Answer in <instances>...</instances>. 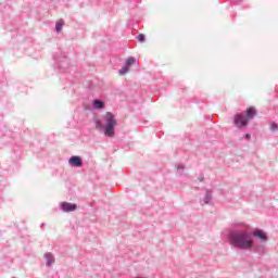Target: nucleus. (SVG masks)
<instances>
[{"label": "nucleus", "instance_id": "obj_1", "mask_svg": "<svg viewBox=\"0 0 278 278\" xmlns=\"http://www.w3.org/2000/svg\"><path fill=\"white\" fill-rule=\"evenodd\" d=\"M230 244L240 251H251L253 249V237L249 232L233 231L230 233Z\"/></svg>", "mask_w": 278, "mask_h": 278}, {"label": "nucleus", "instance_id": "obj_2", "mask_svg": "<svg viewBox=\"0 0 278 278\" xmlns=\"http://www.w3.org/2000/svg\"><path fill=\"white\" fill-rule=\"evenodd\" d=\"M94 123L96 129H104V136H106L108 138H114L116 125H118V122H116V117H114V114H112V112L105 113L104 126L99 119H96Z\"/></svg>", "mask_w": 278, "mask_h": 278}, {"label": "nucleus", "instance_id": "obj_3", "mask_svg": "<svg viewBox=\"0 0 278 278\" xmlns=\"http://www.w3.org/2000/svg\"><path fill=\"white\" fill-rule=\"evenodd\" d=\"M255 114H257V111L255 110V108H249L247 110V113H239L237 115H235V126L238 127L239 129H242V127H247V125H249V122L251 119H253V117L255 116Z\"/></svg>", "mask_w": 278, "mask_h": 278}, {"label": "nucleus", "instance_id": "obj_4", "mask_svg": "<svg viewBox=\"0 0 278 278\" xmlns=\"http://www.w3.org/2000/svg\"><path fill=\"white\" fill-rule=\"evenodd\" d=\"M251 251H253L254 253H257L258 255H265L266 242L255 243V241H252Z\"/></svg>", "mask_w": 278, "mask_h": 278}, {"label": "nucleus", "instance_id": "obj_5", "mask_svg": "<svg viewBox=\"0 0 278 278\" xmlns=\"http://www.w3.org/2000/svg\"><path fill=\"white\" fill-rule=\"evenodd\" d=\"M252 236L260 240V242H268V235L262 229H255L252 231Z\"/></svg>", "mask_w": 278, "mask_h": 278}, {"label": "nucleus", "instance_id": "obj_6", "mask_svg": "<svg viewBox=\"0 0 278 278\" xmlns=\"http://www.w3.org/2000/svg\"><path fill=\"white\" fill-rule=\"evenodd\" d=\"M68 164L74 168H81V166H84V161H81V156L74 155L70 157Z\"/></svg>", "mask_w": 278, "mask_h": 278}, {"label": "nucleus", "instance_id": "obj_7", "mask_svg": "<svg viewBox=\"0 0 278 278\" xmlns=\"http://www.w3.org/2000/svg\"><path fill=\"white\" fill-rule=\"evenodd\" d=\"M61 210H62V212H75V210H77V204L63 202L61 204Z\"/></svg>", "mask_w": 278, "mask_h": 278}, {"label": "nucleus", "instance_id": "obj_8", "mask_svg": "<svg viewBox=\"0 0 278 278\" xmlns=\"http://www.w3.org/2000/svg\"><path fill=\"white\" fill-rule=\"evenodd\" d=\"M45 258L47 260L46 266L51 267L55 263V256H53L51 253H46Z\"/></svg>", "mask_w": 278, "mask_h": 278}, {"label": "nucleus", "instance_id": "obj_9", "mask_svg": "<svg viewBox=\"0 0 278 278\" xmlns=\"http://www.w3.org/2000/svg\"><path fill=\"white\" fill-rule=\"evenodd\" d=\"M212 199H213L212 190L206 189L205 190V197H204V205H207L208 203H211Z\"/></svg>", "mask_w": 278, "mask_h": 278}, {"label": "nucleus", "instance_id": "obj_10", "mask_svg": "<svg viewBox=\"0 0 278 278\" xmlns=\"http://www.w3.org/2000/svg\"><path fill=\"white\" fill-rule=\"evenodd\" d=\"M93 108L96 110H103L105 108V103L101 100H93Z\"/></svg>", "mask_w": 278, "mask_h": 278}, {"label": "nucleus", "instance_id": "obj_11", "mask_svg": "<svg viewBox=\"0 0 278 278\" xmlns=\"http://www.w3.org/2000/svg\"><path fill=\"white\" fill-rule=\"evenodd\" d=\"M64 27V20L63 18H61V20H59L58 22H56V24H55V31L58 33V34H60V31H62V28Z\"/></svg>", "mask_w": 278, "mask_h": 278}, {"label": "nucleus", "instance_id": "obj_12", "mask_svg": "<svg viewBox=\"0 0 278 278\" xmlns=\"http://www.w3.org/2000/svg\"><path fill=\"white\" fill-rule=\"evenodd\" d=\"M134 64H136V58L134 56H129L127 60H126V66H134Z\"/></svg>", "mask_w": 278, "mask_h": 278}, {"label": "nucleus", "instance_id": "obj_13", "mask_svg": "<svg viewBox=\"0 0 278 278\" xmlns=\"http://www.w3.org/2000/svg\"><path fill=\"white\" fill-rule=\"evenodd\" d=\"M129 73V66L125 65L118 71V75H127Z\"/></svg>", "mask_w": 278, "mask_h": 278}, {"label": "nucleus", "instance_id": "obj_14", "mask_svg": "<svg viewBox=\"0 0 278 278\" xmlns=\"http://www.w3.org/2000/svg\"><path fill=\"white\" fill-rule=\"evenodd\" d=\"M137 39H138L139 42H144V40H146L144 34L138 35Z\"/></svg>", "mask_w": 278, "mask_h": 278}, {"label": "nucleus", "instance_id": "obj_15", "mask_svg": "<svg viewBox=\"0 0 278 278\" xmlns=\"http://www.w3.org/2000/svg\"><path fill=\"white\" fill-rule=\"evenodd\" d=\"M277 129H278L277 123H271V124H270V130H271V131H277Z\"/></svg>", "mask_w": 278, "mask_h": 278}, {"label": "nucleus", "instance_id": "obj_16", "mask_svg": "<svg viewBox=\"0 0 278 278\" xmlns=\"http://www.w3.org/2000/svg\"><path fill=\"white\" fill-rule=\"evenodd\" d=\"M176 168L177 170H180L181 173H184V164H177Z\"/></svg>", "mask_w": 278, "mask_h": 278}, {"label": "nucleus", "instance_id": "obj_17", "mask_svg": "<svg viewBox=\"0 0 278 278\" xmlns=\"http://www.w3.org/2000/svg\"><path fill=\"white\" fill-rule=\"evenodd\" d=\"M244 138H245L247 140H251V134H245V135H244Z\"/></svg>", "mask_w": 278, "mask_h": 278}, {"label": "nucleus", "instance_id": "obj_18", "mask_svg": "<svg viewBox=\"0 0 278 278\" xmlns=\"http://www.w3.org/2000/svg\"><path fill=\"white\" fill-rule=\"evenodd\" d=\"M198 179H199L200 181H204L205 177H203V175H201Z\"/></svg>", "mask_w": 278, "mask_h": 278}, {"label": "nucleus", "instance_id": "obj_19", "mask_svg": "<svg viewBox=\"0 0 278 278\" xmlns=\"http://www.w3.org/2000/svg\"><path fill=\"white\" fill-rule=\"evenodd\" d=\"M12 278H14V277H12Z\"/></svg>", "mask_w": 278, "mask_h": 278}]
</instances>
